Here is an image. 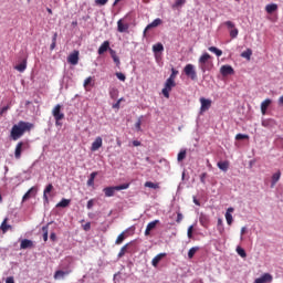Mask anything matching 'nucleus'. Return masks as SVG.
<instances>
[{
  "mask_svg": "<svg viewBox=\"0 0 283 283\" xmlns=\"http://www.w3.org/2000/svg\"><path fill=\"white\" fill-rule=\"evenodd\" d=\"M199 222L201 227H205V229H207V227H209V216L201 213L199 217Z\"/></svg>",
  "mask_w": 283,
  "mask_h": 283,
  "instance_id": "obj_19",
  "label": "nucleus"
},
{
  "mask_svg": "<svg viewBox=\"0 0 283 283\" xmlns=\"http://www.w3.org/2000/svg\"><path fill=\"white\" fill-rule=\"evenodd\" d=\"M125 189H129V184H124L119 186H114V187H106L103 189V192L105 193L106 198H112L116 191H123Z\"/></svg>",
  "mask_w": 283,
  "mask_h": 283,
  "instance_id": "obj_3",
  "label": "nucleus"
},
{
  "mask_svg": "<svg viewBox=\"0 0 283 283\" xmlns=\"http://www.w3.org/2000/svg\"><path fill=\"white\" fill-rule=\"evenodd\" d=\"M163 258H167V253H159L157 254L153 260H151V264L153 266H158V264L160 263V260H163Z\"/></svg>",
  "mask_w": 283,
  "mask_h": 283,
  "instance_id": "obj_20",
  "label": "nucleus"
},
{
  "mask_svg": "<svg viewBox=\"0 0 283 283\" xmlns=\"http://www.w3.org/2000/svg\"><path fill=\"white\" fill-rule=\"evenodd\" d=\"M84 231H90V229H92V223L87 222L83 226Z\"/></svg>",
  "mask_w": 283,
  "mask_h": 283,
  "instance_id": "obj_56",
  "label": "nucleus"
},
{
  "mask_svg": "<svg viewBox=\"0 0 283 283\" xmlns=\"http://www.w3.org/2000/svg\"><path fill=\"white\" fill-rule=\"evenodd\" d=\"M176 76H178V71L176 69H171V74L168 80L176 81Z\"/></svg>",
  "mask_w": 283,
  "mask_h": 283,
  "instance_id": "obj_46",
  "label": "nucleus"
},
{
  "mask_svg": "<svg viewBox=\"0 0 283 283\" xmlns=\"http://www.w3.org/2000/svg\"><path fill=\"white\" fill-rule=\"evenodd\" d=\"M209 52H213V54H216L217 56H222V50L216 48V46H210Z\"/></svg>",
  "mask_w": 283,
  "mask_h": 283,
  "instance_id": "obj_41",
  "label": "nucleus"
},
{
  "mask_svg": "<svg viewBox=\"0 0 283 283\" xmlns=\"http://www.w3.org/2000/svg\"><path fill=\"white\" fill-rule=\"evenodd\" d=\"M113 61L117 65V67H120V59L118 57V55L113 56Z\"/></svg>",
  "mask_w": 283,
  "mask_h": 283,
  "instance_id": "obj_52",
  "label": "nucleus"
},
{
  "mask_svg": "<svg viewBox=\"0 0 283 283\" xmlns=\"http://www.w3.org/2000/svg\"><path fill=\"white\" fill-rule=\"evenodd\" d=\"M253 54V51L251 49H248L247 51H243L241 53L242 59H247V61H251V56Z\"/></svg>",
  "mask_w": 283,
  "mask_h": 283,
  "instance_id": "obj_35",
  "label": "nucleus"
},
{
  "mask_svg": "<svg viewBox=\"0 0 283 283\" xmlns=\"http://www.w3.org/2000/svg\"><path fill=\"white\" fill-rule=\"evenodd\" d=\"M133 145H134V147H140V142L134 140V142H133Z\"/></svg>",
  "mask_w": 283,
  "mask_h": 283,
  "instance_id": "obj_62",
  "label": "nucleus"
},
{
  "mask_svg": "<svg viewBox=\"0 0 283 283\" xmlns=\"http://www.w3.org/2000/svg\"><path fill=\"white\" fill-rule=\"evenodd\" d=\"M109 41H104L101 46L97 50V54L103 55L104 52H107L109 50Z\"/></svg>",
  "mask_w": 283,
  "mask_h": 283,
  "instance_id": "obj_18",
  "label": "nucleus"
},
{
  "mask_svg": "<svg viewBox=\"0 0 283 283\" xmlns=\"http://www.w3.org/2000/svg\"><path fill=\"white\" fill-rule=\"evenodd\" d=\"M237 253L240 255V258H247V251L240 247L237 248Z\"/></svg>",
  "mask_w": 283,
  "mask_h": 283,
  "instance_id": "obj_43",
  "label": "nucleus"
},
{
  "mask_svg": "<svg viewBox=\"0 0 283 283\" xmlns=\"http://www.w3.org/2000/svg\"><path fill=\"white\" fill-rule=\"evenodd\" d=\"M50 240H52V242H56V233H51Z\"/></svg>",
  "mask_w": 283,
  "mask_h": 283,
  "instance_id": "obj_60",
  "label": "nucleus"
},
{
  "mask_svg": "<svg viewBox=\"0 0 283 283\" xmlns=\"http://www.w3.org/2000/svg\"><path fill=\"white\" fill-rule=\"evenodd\" d=\"M144 187H148V189H160V184L156 182H151V181H146L144 184Z\"/></svg>",
  "mask_w": 283,
  "mask_h": 283,
  "instance_id": "obj_34",
  "label": "nucleus"
},
{
  "mask_svg": "<svg viewBox=\"0 0 283 283\" xmlns=\"http://www.w3.org/2000/svg\"><path fill=\"white\" fill-rule=\"evenodd\" d=\"M235 140H249V135L237 134L235 135Z\"/></svg>",
  "mask_w": 283,
  "mask_h": 283,
  "instance_id": "obj_45",
  "label": "nucleus"
},
{
  "mask_svg": "<svg viewBox=\"0 0 283 283\" xmlns=\"http://www.w3.org/2000/svg\"><path fill=\"white\" fill-rule=\"evenodd\" d=\"M128 247H129V243H126L124 247H122L117 254V258H124L125 253H127Z\"/></svg>",
  "mask_w": 283,
  "mask_h": 283,
  "instance_id": "obj_37",
  "label": "nucleus"
},
{
  "mask_svg": "<svg viewBox=\"0 0 283 283\" xmlns=\"http://www.w3.org/2000/svg\"><path fill=\"white\" fill-rule=\"evenodd\" d=\"M198 251H200V248L198 247H193L188 251V258L189 260H192L193 255H196V253H198Z\"/></svg>",
  "mask_w": 283,
  "mask_h": 283,
  "instance_id": "obj_38",
  "label": "nucleus"
},
{
  "mask_svg": "<svg viewBox=\"0 0 283 283\" xmlns=\"http://www.w3.org/2000/svg\"><path fill=\"white\" fill-rule=\"evenodd\" d=\"M33 192H34V187H32L25 192V195L22 197V201L25 202V200H30V197L32 196Z\"/></svg>",
  "mask_w": 283,
  "mask_h": 283,
  "instance_id": "obj_40",
  "label": "nucleus"
},
{
  "mask_svg": "<svg viewBox=\"0 0 283 283\" xmlns=\"http://www.w3.org/2000/svg\"><path fill=\"white\" fill-rule=\"evenodd\" d=\"M6 283H14V276L7 277Z\"/></svg>",
  "mask_w": 283,
  "mask_h": 283,
  "instance_id": "obj_59",
  "label": "nucleus"
},
{
  "mask_svg": "<svg viewBox=\"0 0 283 283\" xmlns=\"http://www.w3.org/2000/svg\"><path fill=\"white\" fill-rule=\"evenodd\" d=\"M157 224H160V220H154V221L149 222L146 227L145 235H150L151 231H154V229H156Z\"/></svg>",
  "mask_w": 283,
  "mask_h": 283,
  "instance_id": "obj_12",
  "label": "nucleus"
},
{
  "mask_svg": "<svg viewBox=\"0 0 283 283\" xmlns=\"http://www.w3.org/2000/svg\"><path fill=\"white\" fill-rule=\"evenodd\" d=\"M70 202H72V200H70V199H62V200L56 205V207H57V208L65 209V207H70Z\"/></svg>",
  "mask_w": 283,
  "mask_h": 283,
  "instance_id": "obj_33",
  "label": "nucleus"
},
{
  "mask_svg": "<svg viewBox=\"0 0 283 283\" xmlns=\"http://www.w3.org/2000/svg\"><path fill=\"white\" fill-rule=\"evenodd\" d=\"M187 158V150H180L178 156H177V160L178 163H182V160H185Z\"/></svg>",
  "mask_w": 283,
  "mask_h": 283,
  "instance_id": "obj_39",
  "label": "nucleus"
},
{
  "mask_svg": "<svg viewBox=\"0 0 283 283\" xmlns=\"http://www.w3.org/2000/svg\"><path fill=\"white\" fill-rule=\"evenodd\" d=\"M200 182L202 185H207V172L200 175Z\"/></svg>",
  "mask_w": 283,
  "mask_h": 283,
  "instance_id": "obj_49",
  "label": "nucleus"
},
{
  "mask_svg": "<svg viewBox=\"0 0 283 283\" xmlns=\"http://www.w3.org/2000/svg\"><path fill=\"white\" fill-rule=\"evenodd\" d=\"M165 46L163 45V43H157L155 45H153V52L158 53V52H164Z\"/></svg>",
  "mask_w": 283,
  "mask_h": 283,
  "instance_id": "obj_36",
  "label": "nucleus"
},
{
  "mask_svg": "<svg viewBox=\"0 0 283 283\" xmlns=\"http://www.w3.org/2000/svg\"><path fill=\"white\" fill-rule=\"evenodd\" d=\"M223 25H226V28L230 30L231 39H238V34H240V31L238 30V28H235V23H233L232 21H226Z\"/></svg>",
  "mask_w": 283,
  "mask_h": 283,
  "instance_id": "obj_8",
  "label": "nucleus"
},
{
  "mask_svg": "<svg viewBox=\"0 0 283 283\" xmlns=\"http://www.w3.org/2000/svg\"><path fill=\"white\" fill-rule=\"evenodd\" d=\"M277 10V4L275 3H270V4H266L265 7V11L268 12V14H273V12H276Z\"/></svg>",
  "mask_w": 283,
  "mask_h": 283,
  "instance_id": "obj_30",
  "label": "nucleus"
},
{
  "mask_svg": "<svg viewBox=\"0 0 283 283\" xmlns=\"http://www.w3.org/2000/svg\"><path fill=\"white\" fill-rule=\"evenodd\" d=\"M220 72L222 76H231V74H234L235 71H233V66L231 65H222Z\"/></svg>",
  "mask_w": 283,
  "mask_h": 283,
  "instance_id": "obj_11",
  "label": "nucleus"
},
{
  "mask_svg": "<svg viewBox=\"0 0 283 283\" xmlns=\"http://www.w3.org/2000/svg\"><path fill=\"white\" fill-rule=\"evenodd\" d=\"M70 273H72V270H66V271L57 270L55 271L53 277L54 280H63V277H65V275H70Z\"/></svg>",
  "mask_w": 283,
  "mask_h": 283,
  "instance_id": "obj_14",
  "label": "nucleus"
},
{
  "mask_svg": "<svg viewBox=\"0 0 283 283\" xmlns=\"http://www.w3.org/2000/svg\"><path fill=\"white\" fill-rule=\"evenodd\" d=\"M108 51L111 53L112 59L116 56V51H114V49H108Z\"/></svg>",
  "mask_w": 283,
  "mask_h": 283,
  "instance_id": "obj_61",
  "label": "nucleus"
},
{
  "mask_svg": "<svg viewBox=\"0 0 283 283\" xmlns=\"http://www.w3.org/2000/svg\"><path fill=\"white\" fill-rule=\"evenodd\" d=\"M28 149H30V144L28 142H19L15 146L14 158L21 160V154Z\"/></svg>",
  "mask_w": 283,
  "mask_h": 283,
  "instance_id": "obj_5",
  "label": "nucleus"
},
{
  "mask_svg": "<svg viewBox=\"0 0 283 283\" xmlns=\"http://www.w3.org/2000/svg\"><path fill=\"white\" fill-rule=\"evenodd\" d=\"M98 176L97 171H94L90 175V178L87 180V186L88 187H94V180L96 179V177Z\"/></svg>",
  "mask_w": 283,
  "mask_h": 283,
  "instance_id": "obj_31",
  "label": "nucleus"
},
{
  "mask_svg": "<svg viewBox=\"0 0 283 283\" xmlns=\"http://www.w3.org/2000/svg\"><path fill=\"white\" fill-rule=\"evenodd\" d=\"M109 0H95L96 6H106Z\"/></svg>",
  "mask_w": 283,
  "mask_h": 283,
  "instance_id": "obj_54",
  "label": "nucleus"
},
{
  "mask_svg": "<svg viewBox=\"0 0 283 283\" xmlns=\"http://www.w3.org/2000/svg\"><path fill=\"white\" fill-rule=\"evenodd\" d=\"M271 103H273V102L271 101V98H266L265 101H263V102L261 103V114H262L263 116L266 115V111L269 109Z\"/></svg>",
  "mask_w": 283,
  "mask_h": 283,
  "instance_id": "obj_17",
  "label": "nucleus"
},
{
  "mask_svg": "<svg viewBox=\"0 0 283 283\" xmlns=\"http://www.w3.org/2000/svg\"><path fill=\"white\" fill-rule=\"evenodd\" d=\"M32 129H34V124L20 120L18 124H14L12 126L10 132V138H12L13 140H19V138H21V136H23L25 132H32Z\"/></svg>",
  "mask_w": 283,
  "mask_h": 283,
  "instance_id": "obj_1",
  "label": "nucleus"
},
{
  "mask_svg": "<svg viewBox=\"0 0 283 283\" xmlns=\"http://www.w3.org/2000/svg\"><path fill=\"white\" fill-rule=\"evenodd\" d=\"M187 235H188L189 240H191V238H193V226H190L188 228Z\"/></svg>",
  "mask_w": 283,
  "mask_h": 283,
  "instance_id": "obj_48",
  "label": "nucleus"
},
{
  "mask_svg": "<svg viewBox=\"0 0 283 283\" xmlns=\"http://www.w3.org/2000/svg\"><path fill=\"white\" fill-rule=\"evenodd\" d=\"M276 123H275V119H264L262 122V127H268L269 129H271V127H275Z\"/></svg>",
  "mask_w": 283,
  "mask_h": 283,
  "instance_id": "obj_28",
  "label": "nucleus"
},
{
  "mask_svg": "<svg viewBox=\"0 0 283 283\" xmlns=\"http://www.w3.org/2000/svg\"><path fill=\"white\" fill-rule=\"evenodd\" d=\"M0 229L2 233H8V230L12 229V226L8 224V218L2 221Z\"/></svg>",
  "mask_w": 283,
  "mask_h": 283,
  "instance_id": "obj_29",
  "label": "nucleus"
},
{
  "mask_svg": "<svg viewBox=\"0 0 283 283\" xmlns=\"http://www.w3.org/2000/svg\"><path fill=\"white\" fill-rule=\"evenodd\" d=\"M125 232H122L118 237H117V239H116V241H115V244H123V242H125Z\"/></svg>",
  "mask_w": 283,
  "mask_h": 283,
  "instance_id": "obj_42",
  "label": "nucleus"
},
{
  "mask_svg": "<svg viewBox=\"0 0 283 283\" xmlns=\"http://www.w3.org/2000/svg\"><path fill=\"white\" fill-rule=\"evenodd\" d=\"M20 249H34V242L30 239H23L20 243Z\"/></svg>",
  "mask_w": 283,
  "mask_h": 283,
  "instance_id": "obj_15",
  "label": "nucleus"
},
{
  "mask_svg": "<svg viewBox=\"0 0 283 283\" xmlns=\"http://www.w3.org/2000/svg\"><path fill=\"white\" fill-rule=\"evenodd\" d=\"M52 189H54V186L52 184H49L44 191H43V200L44 202H50L49 198H48V193H50L52 191Z\"/></svg>",
  "mask_w": 283,
  "mask_h": 283,
  "instance_id": "obj_24",
  "label": "nucleus"
},
{
  "mask_svg": "<svg viewBox=\"0 0 283 283\" xmlns=\"http://www.w3.org/2000/svg\"><path fill=\"white\" fill-rule=\"evenodd\" d=\"M27 69H28L27 60H23L20 64L14 66V70H17L18 72H25Z\"/></svg>",
  "mask_w": 283,
  "mask_h": 283,
  "instance_id": "obj_27",
  "label": "nucleus"
},
{
  "mask_svg": "<svg viewBox=\"0 0 283 283\" xmlns=\"http://www.w3.org/2000/svg\"><path fill=\"white\" fill-rule=\"evenodd\" d=\"M90 85H91V87H94V77H92V76H88L85 81H84V84H83V86H84V88L86 90V92H90Z\"/></svg>",
  "mask_w": 283,
  "mask_h": 283,
  "instance_id": "obj_26",
  "label": "nucleus"
},
{
  "mask_svg": "<svg viewBox=\"0 0 283 283\" xmlns=\"http://www.w3.org/2000/svg\"><path fill=\"white\" fill-rule=\"evenodd\" d=\"M174 87H176V81L167 78L165 82V86L161 90V94L165 96V98H169V94L171 90H174Z\"/></svg>",
  "mask_w": 283,
  "mask_h": 283,
  "instance_id": "obj_6",
  "label": "nucleus"
},
{
  "mask_svg": "<svg viewBox=\"0 0 283 283\" xmlns=\"http://www.w3.org/2000/svg\"><path fill=\"white\" fill-rule=\"evenodd\" d=\"M217 167H219L221 171H229V161H219Z\"/></svg>",
  "mask_w": 283,
  "mask_h": 283,
  "instance_id": "obj_32",
  "label": "nucleus"
},
{
  "mask_svg": "<svg viewBox=\"0 0 283 283\" xmlns=\"http://www.w3.org/2000/svg\"><path fill=\"white\" fill-rule=\"evenodd\" d=\"M116 77L119 80V81H123V82H125L126 81V76H125V74H123V73H116Z\"/></svg>",
  "mask_w": 283,
  "mask_h": 283,
  "instance_id": "obj_50",
  "label": "nucleus"
},
{
  "mask_svg": "<svg viewBox=\"0 0 283 283\" xmlns=\"http://www.w3.org/2000/svg\"><path fill=\"white\" fill-rule=\"evenodd\" d=\"M184 72L188 78H191V81H196V78H198V74L196 73V67L193 64H187L184 67Z\"/></svg>",
  "mask_w": 283,
  "mask_h": 283,
  "instance_id": "obj_7",
  "label": "nucleus"
},
{
  "mask_svg": "<svg viewBox=\"0 0 283 283\" xmlns=\"http://www.w3.org/2000/svg\"><path fill=\"white\" fill-rule=\"evenodd\" d=\"M161 24H163V20L160 18H157L146 27L145 32H147V30H151V28H158V25H161Z\"/></svg>",
  "mask_w": 283,
  "mask_h": 283,
  "instance_id": "obj_21",
  "label": "nucleus"
},
{
  "mask_svg": "<svg viewBox=\"0 0 283 283\" xmlns=\"http://www.w3.org/2000/svg\"><path fill=\"white\" fill-rule=\"evenodd\" d=\"M99 147H103V138L96 137L95 140L92 143L91 151H98Z\"/></svg>",
  "mask_w": 283,
  "mask_h": 283,
  "instance_id": "obj_13",
  "label": "nucleus"
},
{
  "mask_svg": "<svg viewBox=\"0 0 283 283\" xmlns=\"http://www.w3.org/2000/svg\"><path fill=\"white\" fill-rule=\"evenodd\" d=\"M43 231V240L44 242H48V226L42 227Z\"/></svg>",
  "mask_w": 283,
  "mask_h": 283,
  "instance_id": "obj_47",
  "label": "nucleus"
},
{
  "mask_svg": "<svg viewBox=\"0 0 283 283\" xmlns=\"http://www.w3.org/2000/svg\"><path fill=\"white\" fill-rule=\"evenodd\" d=\"M56 48V42H52L50 45V50H54Z\"/></svg>",
  "mask_w": 283,
  "mask_h": 283,
  "instance_id": "obj_63",
  "label": "nucleus"
},
{
  "mask_svg": "<svg viewBox=\"0 0 283 283\" xmlns=\"http://www.w3.org/2000/svg\"><path fill=\"white\" fill-rule=\"evenodd\" d=\"M182 213H180V212H178L177 213V220H176V222L178 223V224H180L181 222H182Z\"/></svg>",
  "mask_w": 283,
  "mask_h": 283,
  "instance_id": "obj_55",
  "label": "nucleus"
},
{
  "mask_svg": "<svg viewBox=\"0 0 283 283\" xmlns=\"http://www.w3.org/2000/svg\"><path fill=\"white\" fill-rule=\"evenodd\" d=\"M78 51H73L69 56H67V63L71 65H78Z\"/></svg>",
  "mask_w": 283,
  "mask_h": 283,
  "instance_id": "obj_9",
  "label": "nucleus"
},
{
  "mask_svg": "<svg viewBox=\"0 0 283 283\" xmlns=\"http://www.w3.org/2000/svg\"><path fill=\"white\" fill-rule=\"evenodd\" d=\"M87 209H92L94 207V199H90L86 205Z\"/></svg>",
  "mask_w": 283,
  "mask_h": 283,
  "instance_id": "obj_57",
  "label": "nucleus"
},
{
  "mask_svg": "<svg viewBox=\"0 0 283 283\" xmlns=\"http://www.w3.org/2000/svg\"><path fill=\"white\" fill-rule=\"evenodd\" d=\"M117 30L118 32H127V30H129V24L123 23V20H118Z\"/></svg>",
  "mask_w": 283,
  "mask_h": 283,
  "instance_id": "obj_25",
  "label": "nucleus"
},
{
  "mask_svg": "<svg viewBox=\"0 0 283 283\" xmlns=\"http://www.w3.org/2000/svg\"><path fill=\"white\" fill-rule=\"evenodd\" d=\"M273 282V276L269 273L263 274L261 277L255 279L254 283Z\"/></svg>",
  "mask_w": 283,
  "mask_h": 283,
  "instance_id": "obj_16",
  "label": "nucleus"
},
{
  "mask_svg": "<svg viewBox=\"0 0 283 283\" xmlns=\"http://www.w3.org/2000/svg\"><path fill=\"white\" fill-rule=\"evenodd\" d=\"M123 98H119L115 104H113V109H120V103Z\"/></svg>",
  "mask_w": 283,
  "mask_h": 283,
  "instance_id": "obj_51",
  "label": "nucleus"
},
{
  "mask_svg": "<svg viewBox=\"0 0 283 283\" xmlns=\"http://www.w3.org/2000/svg\"><path fill=\"white\" fill-rule=\"evenodd\" d=\"M279 105L283 106V95L279 98Z\"/></svg>",
  "mask_w": 283,
  "mask_h": 283,
  "instance_id": "obj_64",
  "label": "nucleus"
},
{
  "mask_svg": "<svg viewBox=\"0 0 283 283\" xmlns=\"http://www.w3.org/2000/svg\"><path fill=\"white\" fill-rule=\"evenodd\" d=\"M185 3H187V0H176L172 8H180L181 6H185Z\"/></svg>",
  "mask_w": 283,
  "mask_h": 283,
  "instance_id": "obj_44",
  "label": "nucleus"
},
{
  "mask_svg": "<svg viewBox=\"0 0 283 283\" xmlns=\"http://www.w3.org/2000/svg\"><path fill=\"white\" fill-rule=\"evenodd\" d=\"M199 67L201 72H210V70L213 67V62L211 61V55L209 53H203L199 57Z\"/></svg>",
  "mask_w": 283,
  "mask_h": 283,
  "instance_id": "obj_2",
  "label": "nucleus"
},
{
  "mask_svg": "<svg viewBox=\"0 0 283 283\" xmlns=\"http://www.w3.org/2000/svg\"><path fill=\"white\" fill-rule=\"evenodd\" d=\"M62 107L63 106H61V104H56L52 109V116L55 119L56 126L61 125V120H63L65 118V114L63 112H61Z\"/></svg>",
  "mask_w": 283,
  "mask_h": 283,
  "instance_id": "obj_4",
  "label": "nucleus"
},
{
  "mask_svg": "<svg viewBox=\"0 0 283 283\" xmlns=\"http://www.w3.org/2000/svg\"><path fill=\"white\" fill-rule=\"evenodd\" d=\"M231 213H233V208H228V210L226 212V220H227V223L229 224V227H231V224H233V216Z\"/></svg>",
  "mask_w": 283,
  "mask_h": 283,
  "instance_id": "obj_22",
  "label": "nucleus"
},
{
  "mask_svg": "<svg viewBox=\"0 0 283 283\" xmlns=\"http://www.w3.org/2000/svg\"><path fill=\"white\" fill-rule=\"evenodd\" d=\"M280 178H282V172L280 170H277L275 174L272 175V184L271 187H275V185H277V182H280Z\"/></svg>",
  "mask_w": 283,
  "mask_h": 283,
  "instance_id": "obj_23",
  "label": "nucleus"
},
{
  "mask_svg": "<svg viewBox=\"0 0 283 283\" xmlns=\"http://www.w3.org/2000/svg\"><path fill=\"white\" fill-rule=\"evenodd\" d=\"M140 125H143V122L140 119H138L135 124L137 132H140Z\"/></svg>",
  "mask_w": 283,
  "mask_h": 283,
  "instance_id": "obj_58",
  "label": "nucleus"
},
{
  "mask_svg": "<svg viewBox=\"0 0 283 283\" xmlns=\"http://www.w3.org/2000/svg\"><path fill=\"white\" fill-rule=\"evenodd\" d=\"M8 109H10V106H3L2 108H0V116H3V114H6V112H8Z\"/></svg>",
  "mask_w": 283,
  "mask_h": 283,
  "instance_id": "obj_53",
  "label": "nucleus"
},
{
  "mask_svg": "<svg viewBox=\"0 0 283 283\" xmlns=\"http://www.w3.org/2000/svg\"><path fill=\"white\" fill-rule=\"evenodd\" d=\"M200 103H201V107H200V112H207L211 108V99H207L205 97L200 98Z\"/></svg>",
  "mask_w": 283,
  "mask_h": 283,
  "instance_id": "obj_10",
  "label": "nucleus"
}]
</instances>
